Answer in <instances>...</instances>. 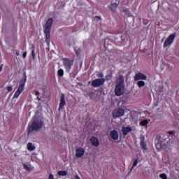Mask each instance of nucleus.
<instances>
[{
	"label": "nucleus",
	"instance_id": "1",
	"mask_svg": "<svg viewBox=\"0 0 179 179\" xmlns=\"http://www.w3.org/2000/svg\"><path fill=\"white\" fill-rule=\"evenodd\" d=\"M115 93L116 96H122L125 93V87H124V76H120L117 80Z\"/></svg>",
	"mask_w": 179,
	"mask_h": 179
},
{
	"label": "nucleus",
	"instance_id": "2",
	"mask_svg": "<svg viewBox=\"0 0 179 179\" xmlns=\"http://www.w3.org/2000/svg\"><path fill=\"white\" fill-rule=\"evenodd\" d=\"M26 82H27L26 77H24L19 82V85L17 87V89L16 92L14 94L13 99H19V96H20V94H22V93H23V92L24 91V86L26 85Z\"/></svg>",
	"mask_w": 179,
	"mask_h": 179
},
{
	"label": "nucleus",
	"instance_id": "3",
	"mask_svg": "<svg viewBox=\"0 0 179 179\" xmlns=\"http://www.w3.org/2000/svg\"><path fill=\"white\" fill-rule=\"evenodd\" d=\"M43 126L44 123L43 122V120H36L34 121L31 125H29V132H33V131L35 132H38V131H40Z\"/></svg>",
	"mask_w": 179,
	"mask_h": 179
},
{
	"label": "nucleus",
	"instance_id": "4",
	"mask_svg": "<svg viewBox=\"0 0 179 179\" xmlns=\"http://www.w3.org/2000/svg\"><path fill=\"white\" fill-rule=\"evenodd\" d=\"M52 19L49 18L45 25V34L46 36V41L47 43H50V37L51 36V27L52 26Z\"/></svg>",
	"mask_w": 179,
	"mask_h": 179
},
{
	"label": "nucleus",
	"instance_id": "5",
	"mask_svg": "<svg viewBox=\"0 0 179 179\" xmlns=\"http://www.w3.org/2000/svg\"><path fill=\"white\" fill-rule=\"evenodd\" d=\"M169 143H167L166 139H163L162 138H159L156 141L155 146L157 150H162V149H164L166 146H168Z\"/></svg>",
	"mask_w": 179,
	"mask_h": 179
},
{
	"label": "nucleus",
	"instance_id": "6",
	"mask_svg": "<svg viewBox=\"0 0 179 179\" xmlns=\"http://www.w3.org/2000/svg\"><path fill=\"white\" fill-rule=\"evenodd\" d=\"M176 38V34H172L169 35V38L164 43V48L166 47H170L173 43H174V39Z\"/></svg>",
	"mask_w": 179,
	"mask_h": 179
},
{
	"label": "nucleus",
	"instance_id": "7",
	"mask_svg": "<svg viewBox=\"0 0 179 179\" xmlns=\"http://www.w3.org/2000/svg\"><path fill=\"white\" fill-rule=\"evenodd\" d=\"M120 5V0H113L112 3L109 5V9L112 12H117V8Z\"/></svg>",
	"mask_w": 179,
	"mask_h": 179
},
{
	"label": "nucleus",
	"instance_id": "8",
	"mask_svg": "<svg viewBox=\"0 0 179 179\" xmlns=\"http://www.w3.org/2000/svg\"><path fill=\"white\" fill-rule=\"evenodd\" d=\"M104 82H106V79L104 78L96 79L92 81V85L94 87H99V86H101V85H103Z\"/></svg>",
	"mask_w": 179,
	"mask_h": 179
},
{
	"label": "nucleus",
	"instance_id": "9",
	"mask_svg": "<svg viewBox=\"0 0 179 179\" xmlns=\"http://www.w3.org/2000/svg\"><path fill=\"white\" fill-rule=\"evenodd\" d=\"M125 111L123 109L119 108L113 111V118H117V117H122Z\"/></svg>",
	"mask_w": 179,
	"mask_h": 179
},
{
	"label": "nucleus",
	"instance_id": "10",
	"mask_svg": "<svg viewBox=\"0 0 179 179\" xmlns=\"http://www.w3.org/2000/svg\"><path fill=\"white\" fill-rule=\"evenodd\" d=\"M64 65L66 71H70L72 65H73V61L69 59H65L64 60Z\"/></svg>",
	"mask_w": 179,
	"mask_h": 179
},
{
	"label": "nucleus",
	"instance_id": "11",
	"mask_svg": "<svg viewBox=\"0 0 179 179\" xmlns=\"http://www.w3.org/2000/svg\"><path fill=\"white\" fill-rule=\"evenodd\" d=\"M148 79V77L145 73H138L134 76V80H146Z\"/></svg>",
	"mask_w": 179,
	"mask_h": 179
},
{
	"label": "nucleus",
	"instance_id": "12",
	"mask_svg": "<svg viewBox=\"0 0 179 179\" xmlns=\"http://www.w3.org/2000/svg\"><path fill=\"white\" fill-rule=\"evenodd\" d=\"M65 104H66V102L65 101V95L64 94H62L59 106V111H61L65 106Z\"/></svg>",
	"mask_w": 179,
	"mask_h": 179
},
{
	"label": "nucleus",
	"instance_id": "13",
	"mask_svg": "<svg viewBox=\"0 0 179 179\" xmlns=\"http://www.w3.org/2000/svg\"><path fill=\"white\" fill-rule=\"evenodd\" d=\"M85 155V149L82 148H78L76 151V157H82Z\"/></svg>",
	"mask_w": 179,
	"mask_h": 179
},
{
	"label": "nucleus",
	"instance_id": "14",
	"mask_svg": "<svg viewBox=\"0 0 179 179\" xmlns=\"http://www.w3.org/2000/svg\"><path fill=\"white\" fill-rule=\"evenodd\" d=\"M90 142L92 145H93V146H95L96 148H97L100 145V141H99V138L96 137H92L90 138Z\"/></svg>",
	"mask_w": 179,
	"mask_h": 179
},
{
	"label": "nucleus",
	"instance_id": "15",
	"mask_svg": "<svg viewBox=\"0 0 179 179\" xmlns=\"http://www.w3.org/2000/svg\"><path fill=\"white\" fill-rule=\"evenodd\" d=\"M110 137L112 138V139H113V141H117L119 138V135H118V131L113 130L110 132Z\"/></svg>",
	"mask_w": 179,
	"mask_h": 179
},
{
	"label": "nucleus",
	"instance_id": "16",
	"mask_svg": "<svg viewBox=\"0 0 179 179\" xmlns=\"http://www.w3.org/2000/svg\"><path fill=\"white\" fill-rule=\"evenodd\" d=\"M132 131V129H131V127H123L122 128V132L124 135H128V134H129V132Z\"/></svg>",
	"mask_w": 179,
	"mask_h": 179
},
{
	"label": "nucleus",
	"instance_id": "17",
	"mask_svg": "<svg viewBox=\"0 0 179 179\" xmlns=\"http://www.w3.org/2000/svg\"><path fill=\"white\" fill-rule=\"evenodd\" d=\"M145 85L146 83H145V81H143V80H141L137 82V86L140 89H142V87H145Z\"/></svg>",
	"mask_w": 179,
	"mask_h": 179
},
{
	"label": "nucleus",
	"instance_id": "18",
	"mask_svg": "<svg viewBox=\"0 0 179 179\" xmlns=\"http://www.w3.org/2000/svg\"><path fill=\"white\" fill-rule=\"evenodd\" d=\"M27 149L30 152H33V150H34L36 149V146H34V145H33L31 143H27Z\"/></svg>",
	"mask_w": 179,
	"mask_h": 179
},
{
	"label": "nucleus",
	"instance_id": "19",
	"mask_svg": "<svg viewBox=\"0 0 179 179\" xmlns=\"http://www.w3.org/2000/svg\"><path fill=\"white\" fill-rule=\"evenodd\" d=\"M120 11L121 12H125L127 16L131 17L132 16V13L131 12H129V10L127 9V8H120Z\"/></svg>",
	"mask_w": 179,
	"mask_h": 179
},
{
	"label": "nucleus",
	"instance_id": "20",
	"mask_svg": "<svg viewBox=\"0 0 179 179\" xmlns=\"http://www.w3.org/2000/svg\"><path fill=\"white\" fill-rule=\"evenodd\" d=\"M148 124H149V120H144L140 122L141 127H145V125H148Z\"/></svg>",
	"mask_w": 179,
	"mask_h": 179
},
{
	"label": "nucleus",
	"instance_id": "21",
	"mask_svg": "<svg viewBox=\"0 0 179 179\" xmlns=\"http://www.w3.org/2000/svg\"><path fill=\"white\" fill-rule=\"evenodd\" d=\"M57 174L59 176H62L63 177H65V176H66V174H68V171H59Z\"/></svg>",
	"mask_w": 179,
	"mask_h": 179
},
{
	"label": "nucleus",
	"instance_id": "22",
	"mask_svg": "<svg viewBox=\"0 0 179 179\" xmlns=\"http://www.w3.org/2000/svg\"><path fill=\"white\" fill-rule=\"evenodd\" d=\"M57 75L59 76H64V70L62 69H60L59 70H58Z\"/></svg>",
	"mask_w": 179,
	"mask_h": 179
},
{
	"label": "nucleus",
	"instance_id": "23",
	"mask_svg": "<svg viewBox=\"0 0 179 179\" xmlns=\"http://www.w3.org/2000/svg\"><path fill=\"white\" fill-rule=\"evenodd\" d=\"M141 146L143 148V149L146 150V143H145V141L143 140L141 141Z\"/></svg>",
	"mask_w": 179,
	"mask_h": 179
},
{
	"label": "nucleus",
	"instance_id": "24",
	"mask_svg": "<svg viewBox=\"0 0 179 179\" xmlns=\"http://www.w3.org/2000/svg\"><path fill=\"white\" fill-rule=\"evenodd\" d=\"M31 57L33 59L36 58V50H34V48H33L32 51H31Z\"/></svg>",
	"mask_w": 179,
	"mask_h": 179
},
{
	"label": "nucleus",
	"instance_id": "25",
	"mask_svg": "<svg viewBox=\"0 0 179 179\" xmlns=\"http://www.w3.org/2000/svg\"><path fill=\"white\" fill-rule=\"evenodd\" d=\"M159 177L162 179H167V175L166 173H161L159 175Z\"/></svg>",
	"mask_w": 179,
	"mask_h": 179
},
{
	"label": "nucleus",
	"instance_id": "26",
	"mask_svg": "<svg viewBox=\"0 0 179 179\" xmlns=\"http://www.w3.org/2000/svg\"><path fill=\"white\" fill-rule=\"evenodd\" d=\"M74 51H75V52L77 55H79V54H80V48H78V50H76V48H75Z\"/></svg>",
	"mask_w": 179,
	"mask_h": 179
},
{
	"label": "nucleus",
	"instance_id": "27",
	"mask_svg": "<svg viewBox=\"0 0 179 179\" xmlns=\"http://www.w3.org/2000/svg\"><path fill=\"white\" fill-rule=\"evenodd\" d=\"M23 167H24V169H25V170H27V171H30V168H29V166H28L26 164H23Z\"/></svg>",
	"mask_w": 179,
	"mask_h": 179
},
{
	"label": "nucleus",
	"instance_id": "28",
	"mask_svg": "<svg viewBox=\"0 0 179 179\" xmlns=\"http://www.w3.org/2000/svg\"><path fill=\"white\" fill-rule=\"evenodd\" d=\"M138 166V159H135L133 163V167H136Z\"/></svg>",
	"mask_w": 179,
	"mask_h": 179
},
{
	"label": "nucleus",
	"instance_id": "29",
	"mask_svg": "<svg viewBox=\"0 0 179 179\" xmlns=\"http://www.w3.org/2000/svg\"><path fill=\"white\" fill-rule=\"evenodd\" d=\"M7 90L8 92H12V90H13V87L12 86H8L7 87Z\"/></svg>",
	"mask_w": 179,
	"mask_h": 179
},
{
	"label": "nucleus",
	"instance_id": "30",
	"mask_svg": "<svg viewBox=\"0 0 179 179\" xmlns=\"http://www.w3.org/2000/svg\"><path fill=\"white\" fill-rule=\"evenodd\" d=\"M49 179H54V175H52V173L49 175Z\"/></svg>",
	"mask_w": 179,
	"mask_h": 179
},
{
	"label": "nucleus",
	"instance_id": "31",
	"mask_svg": "<svg viewBox=\"0 0 179 179\" xmlns=\"http://www.w3.org/2000/svg\"><path fill=\"white\" fill-rule=\"evenodd\" d=\"M27 55V52H24L22 55L23 58H26Z\"/></svg>",
	"mask_w": 179,
	"mask_h": 179
},
{
	"label": "nucleus",
	"instance_id": "32",
	"mask_svg": "<svg viewBox=\"0 0 179 179\" xmlns=\"http://www.w3.org/2000/svg\"><path fill=\"white\" fill-rule=\"evenodd\" d=\"M3 68V64H1V65L0 66V72L2 71Z\"/></svg>",
	"mask_w": 179,
	"mask_h": 179
},
{
	"label": "nucleus",
	"instance_id": "33",
	"mask_svg": "<svg viewBox=\"0 0 179 179\" xmlns=\"http://www.w3.org/2000/svg\"><path fill=\"white\" fill-rule=\"evenodd\" d=\"M35 94H36V96H38V95L40 94V92L36 91V92H35Z\"/></svg>",
	"mask_w": 179,
	"mask_h": 179
},
{
	"label": "nucleus",
	"instance_id": "34",
	"mask_svg": "<svg viewBox=\"0 0 179 179\" xmlns=\"http://www.w3.org/2000/svg\"><path fill=\"white\" fill-rule=\"evenodd\" d=\"M75 179H80V177H79V176L76 175V176H75Z\"/></svg>",
	"mask_w": 179,
	"mask_h": 179
},
{
	"label": "nucleus",
	"instance_id": "35",
	"mask_svg": "<svg viewBox=\"0 0 179 179\" xmlns=\"http://www.w3.org/2000/svg\"><path fill=\"white\" fill-rule=\"evenodd\" d=\"M174 134V131H169V135H173Z\"/></svg>",
	"mask_w": 179,
	"mask_h": 179
},
{
	"label": "nucleus",
	"instance_id": "36",
	"mask_svg": "<svg viewBox=\"0 0 179 179\" xmlns=\"http://www.w3.org/2000/svg\"><path fill=\"white\" fill-rule=\"evenodd\" d=\"M65 43L67 44L68 45H71V43L69 42L65 41Z\"/></svg>",
	"mask_w": 179,
	"mask_h": 179
},
{
	"label": "nucleus",
	"instance_id": "37",
	"mask_svg": "<svg viewBox=\"0 0 179 179\" xmlns=\"http://www.w3.org/2000/svg\"><path fill=\"white\" fill-rule=\"evenodd\" d=\"M134 169V166H131L130 171H132V170Z\"/></svg>",
	"mask_w": 179,
	"mask_h": 179
},
{
	"label": "nucleus",
	"instance_id": "38",
	"mask_svg": "<svg viewBox=\"0 0 179 179\" xmlns=\"http://www.w3.org/2000/svg\"><path fill=\"white\" fill-rule=\"evenodd\" d=\"M37 100H38V101H40L41 100V98L38 97V98H37Z\"/></svg>",
	"mask_w": 179,
	"mask_h": 179
},
{
	"label": "nucleus",
	"instance_id": "39",
	"mask_svg": "<svg viewBox=\"0 0 179 179\" xmlns=\"http://www.w3.org/2000/svg\"><path fill=\"white\" fill-rule=\"evenodd\" d=\"M103 74L99 75V78H103Z\"/></svg>",
	"mask_w": 179,
	"mask_h": 179
},
{
	"label": "nucleus",
	"instance_id": "40",
	"mask_svg": "<svg viewBox=\"0 0 179 179\" xmlns=\"http://www.w3.org/2000/svg\"><path fill=\"white\" fill-rule=\"evenodd\" d=\"M16 55H19V52H16Z\"/></svg>",
	"mask_w": 179,
	"mask_h": 179
}]
</instances>
